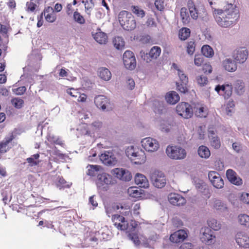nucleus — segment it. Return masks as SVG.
I'll list each match as a JSON object with an SVG mask.
<instances>
[{"mask_svg":"<svg viewBox=\"0 0 249 249\" xmlns=\"http://www.w3.org/2000/svg\"><path fill=\"white\" fill-rule=\"evenodd\" d=\"M200 232L201 233L200 239L203 243L210 245L214 242L215 237L213 235V232L210 228H202Z\"/></svg>","mask_w":249,"mask_h":249,"instance_id":"9d476101","label":"nucleus"},{"mask_svg":"<svg viewBox=\"0 0 249 249\" xmlns=\"http://www.w3.org/2000/svg\"><path fill=\"white\" fill-rule=\"evenodd\" d=\"M180 15L182 22L184 25L188 24L190 21V18L185 7H182L180 9Z\"/></svg>","mask_w":249,"mask_h":249,"instance_id":"4c0bfd02","label":"nucleus"},{"mask_svg":"<svg viewBox=\"0 0 249 249\" xmlns=\"http://www.w3.org/2000/svg\"><path fill=\"white\" fill-rule=\"evenodd\" d=\"M11 103L15 107L20 108L23 106L24 101L21 99L15 98L11 100Z\"/></svg>","mask_w":249,"mask_h":249,"instance_id":"6e6d98bb","label":"nucleus"},{"mask_svg":"<svg viewBox=\"0 0 249 249\" xmlns=\"http://www.w3.org/2000/svg\"><path fill=\"white\" fill-rule=\"evenodd\" d=\"M177 113L185 119H189L192 117L193 110L192 106L188 103L181 102L176 107Z\"/></svg>","mask_w":249,"mask_h":249,"instance_id":"39448f33","label":"nucleus"},{"mask_svg":"<svg viewBox=\"0 0 249 249\" xmlns=\"http://www.w3.org/2000/svg\"><path fill=\"white\" fill-rule=\"evenodd\" d=\"M188 231L185 230H178L170 236V241L175 243H178L183 241L188 237Z\"/></svg>","mask_w":249,"mask_h":249,"instance_id":"a211bd4d","label":"nucleus"},{"mask_svg":"<svg viewBox=\"0 0 249 249\" xmlns=\"http://www.w3.org/2000/svg\"><path fill=\"white\" fill-rule=\"evenodd\" d=\"M240 224L247 228H249V215L246 214H240L238 217Z\"/></svg>","mask_w":249,"mask_h":249,"instance_id":"de8ad7c7","label":"nucleus"},{"mask_svg":"<svg viewBox=\"0 0 249 249\" xmlns=\"http://www.w3.org/2000/svg\"><path fill=\"white\" fill-rule=\"evenodd\" d=\"M87 175L91 177L95 176L100 174L99 171L101 168V166L97 165H89L87 167Z\"/></svg>","mask_w":249,"mask_h":249,"instance_id":"72a5a7b5","label":"nucleus"},{"mask_svg":"<svg viewBox=\"0 0 249 249\" xmlns=\"http://www.w3.org/2000/svg\"><path fill=\"white\" fill-rule=\"evenodd\" d=\"M65 11L68 17H71L73 15V13L75 11L71 3H68L67 4L66 7H65Z\"/></svg>","mask_w":249,"mask_h":249,"instance_id":"bf43d9fd","label":"nucleus"},{"mask_svg":"<svg viewBox=\"0 0 249 249\" xmlns=\"http://www.w3.org/2000/svg\"><path fill=\"white\" fill-rule=\"evenodd\" d=\"M248 56V51L245 48H238L233 52L232 57L234 59L239 63H243Z\"/></svg>","mask_w":249,"mask_h":249,"instance_id":"2eb2a0df","label":"nucleus"},{"mask_svg":"<svg viewBox=\"0 0 249 249\" xmlns=\"http://www.w3.org/2000/svg\"><path fill=\"white\" fill-rule=\"evenodd\" d=\"M112 181V177L105 173H100L97 176L96 183L97 187L101 189H106Z\"/></svg>","mask_w":249,"mask_h":249,"instance_id":"9b49d317","label":"nucleus"},{"mask_svg":"<svg viewBox=\"0 0 249 249\" xmlns=\"http://www.w3.org/2000/svg\"><path fill=\"white\" fill-rule=\"evenodd\" d=\"M135 182L141 188H146L149 185V182L146 177L140 173H137L136 175Z\"/></svg>","mask_w":249,"mask_h":249,"instance_id":"393cba45","label":"nucleus"},{"mask_svg":"<svg viewBox=\"0 0 249 249\" xmlns=\"http://www.w3.org/2000/svg\"><path fill=\"white\" fill-rule=\"evenodd\" d=\"M165 99L168 103L175 105L179 101L180 97L175 91H170L166 94Z\"/></svg>","mask_w":249,"mask_h":249,"instance_id":"bb28decb","label":"nucleus"},{"mask_svg":"<svg viewBox=\"0 0 249 249\" xmlns=\"http://www.w3.org/2000/svg\"><path fill=\"white\" fill-rule=\"evenodd\" d=\"M176 87L177 90L181 93L185 94L189 91L188 83H184V82H177Z\"/></svg>","mask_w":249,"mask_h":249,"instance_id":"49530a36","label":"nucleus"},{"mask_svg":"<svg viewBox=\"0 0 249 249\" xmlns=\"http://www.w3.org/2000/svg\"><path fill=\"white\" fill-rule=\"evenodd\" d=\"M208 110L202 106H199L196 107L195 114L200 118H205L208 115Z\"/></svg>","mask_w":249,"mask_h":249,"instance_id":"79ce46f5","label":"nucleus"},{"mask_svg":"<svg viewBox=\"0 0 249 249\" xmlns=\"http://www.w3.org/2000/svg\"><path fill=\"white\" fill-rule=\"evenodd\" d=\"M208 178L213 185L218 189L222 188L224 186V181L221 176L216 171H210L208 174Z\"/></svg>","mask_w":249,"mask_h":249,"instance_id":"f8f14e48","label":"nucleus"},{"mask_svg":"<svg viewBox=\"0 0 249 249\" xmlns=\"http://www.w3.org/2000/svg\"><path fill=\"white\" fill-rule=\"evenodd\" d=\"M71 185V183L67 182L63 177H58L56 182V186L59 189L69 188Z\"/></svg>","mask_w":249,"mask_h":249,"instance_id":"ea45409f","label":"nucleus"},{"mask_svg":"<svg viewBox=\"0 0 249 249\" xmlns=\"http://www.w3.org/2000/svg\"><path fill=\"white\" fill-rule=\"evenodd\" d=\"M166 153L170 158L176 160L184 159L186 156V150L179 146H168Z\"/></svg>","mask_w":249,"mask_h":249,"instance_id":"20e7f679","label":"nucleus"},{"mask_svg":"<svg viewBox=\"0 0 249 249\" xmlns=\"http://www.w3.org/2000/svg\"><path fill=\"white\" fill-rule=\"evenodd\" d=\"M241 200L244 203L249 204V194L243 193L241 196Z\"/></svg>","mask_w":249,"mask_h":249,"instance_id":"338daca9","label":"nucleus"},{"mask_svg":"<svg viewBox=\"0 0 249 249\" xmlns=\"http://www.w3.org/2000/svg\"><path fill=\"white\" fill-rule=\"evenodd\" d=\"M123 62L127 69L134 70L136 67V60L134 53L130 51H126L123 54Z\"/></svg>","mask_w":249,"mask_h":249,"instance_id":"6e6552de","label":"nucleus"},{"mask_svg":"<svg viewBox=\"0 0 249 249\" xmlns=\"http://www.w3.org/2000/svg\"><path fill=\"white\" fill-rule=\"evenodd\" d=\"M236 242L241 247L249 248V236L244 232H238L236 235Z\"/></svg>","mask_w":249,"mask_h":249,"instance_id":"aec40b11","label":"nucleus"},{"mask_svg":"<svg viewBox=\"0 0 249 249\" xmlns=\"http://www.w3.org/2000/svg\"><path fill=\"white\" fill-rule=\"evenodd\" d=\"M112 173L116 178L124 181H129L132 178L131 173L128 170L123 168H115Z\"/></svg>","mask_w":249,"mask_h":249,"instance_id":"4468645a","label":"nucleus"},{"mask_svg":"<svg viewBox=\"0 0 249 249\" xmlns=\"http://www.w3.org/2000/svg\"><path fill=\"white\" fill-rule=\"evenodd\" d=\"M72 19L75 22L80 25L84 24L86 22L84 17L78 11L77 9L73 13Z\"/></svg>","mask_w":249,"mask_h":249,"instance_id":"58836bf2","label":"nucleus"},{"mask_svg":"<svg viewBox=\"0 0 249 249\" xmlns=\"http://www.w3.org/2000/svg\"><path fill=\"white\" fill-rule=\"evenodd\" d=\"M212 67L210 64L206 63L203 66L202 70L205 73H211L212 72Z\"/></svg>","mask_w":249,"mask_h":249,"instance_id":"0e129e2a","label":"nucleus"},{"mask_svg":"<svg viewBox=\"0 0 249 249\" xmlns=\"http://www.w3.org/2000/svg\"><path fill=\"white\" fill-rule=\"evenodd\" d=\"M154 4L156 8L159 11H162L164 8V1L162 0H156Z\"/></svg>","mask_w":249,"mask_h":249,"instance_id":"680f3d73","label":"nucleus"},{"mask_svg":"<svg viewBox=\"0 0 249 249\" xmlns=\"http://www.w3.org/2000/svg\"><path fill=\"white\" fill-rule=\"evenodd\" d=\"M131 10L132 13L136 15L138 17L142 18L145 16V12L138 6H131Z\"/></svg>","mask_w":249,"mask_h":249,"instance_id":"603ef678","label":"nucleus"},{"mask_svg":"<svg viewBox=\"0 0 249 249\" xmlns=\"http://www.w3.org/2000/svg\"><path fill=\"white\" fill-rule=\"evenodd\" d=\"M204 59L202 55L200 54H196L194 58V63L197 67L201 66L204 63Z\"/></svg>","mask_w":249,"mask_h":249,"instance_id":"4d7b16f0","label":"nucleus"},{"mask_svg":"<svg viewBox=\"0 0 249 249\" xmlns=\"http://www.w3.org/2000/svg\"><path fill=\"white\" fill-rule=\"evenodd\" d=\"M14 139L15 137L12 134L10 137L5 138L4 140L0 142V159L2 154L6 153L9 150L10 148L8 146V145Z\"/></svg>","mask_w":249,"mask_h":249,"instance_id":"b1692460","label":"nucleus"},{"mask_svg":"<svg viewBox=\"0 0 249 249\" xmlns=\"http://www.w3.org/2000/svg\"><path fill=\"white\" fill-rule=\"evenodd\" d=\"M94 103L98 108H101L103 110L106 109L109 104L108 99L103 95L96 96L94 99Z\"/></svg>","mask_w":249,"mask_h":249,"instance_id":"5701e85b","label":"nucleus"},{"mask_svg":"<svg viewBox=\"0 0 249 249\" xmlns=\"http://www.w3.org/2000/svg\"><path fill=\"white\" fill-rule=\"evenodd\" d=\"M190 29L186 27L181 28L178 32V37L181 40H186L190 36Z\"/></svg>","mask_w":249,"mask_h":249,"instance_id":"e433bc0d","label":"nucleus"},{"mask_svg":"<svg viewBox=\"0 0 249 249\" xmlns=\"http://www.w3.org/2000/svg\"><path fill=\"white\" fill-rule=\"evenodd\" d=\"M226 176L228 180L233 184L240 185L242 184V179L238 177L236 172L232 169L227 170Z\"/></svg>","mask_w":249,"mask_h":249,"instance_id":"4be33fe9","label":"nucleus"},{"mask_svg":"<svg viewBox=\"0 0 249 249\" xmlns=\"http://www.w3.org/2000/svg\"><path fill=\"white\" fill-rule=\"evenodd\" d=\"M187 6L191 18L193 19L196 20L198 18V13L195 2L192 0H189L187 1Z\"/></svg>","mask_w":249,"mask_h":249,"instance_id":"c85d7f7f","label":"nucleus"},{"mask_svg":"<svg viewBox=\"0 0 249 249\" xmlns=\"http://www.w3.org/2000/svg\"><path fill=\"white\" fill-rule=\"evenodd\" d=\"M129 239L131 240L136 245H139L141 242L139 240L138 235L136 233H129L128 235Z\"/></svg>","mask_w":249,"mask_h":249,"instance_id":"052dcab7","label":"nucleus"},{"mask_svg":"<svg viewBox=\"0 0 249 249\" xmlns=\"http://www.w3.org/2000/svg\"><path fill=\"white\" fill-rule=\"evenodd\" d=\"M99 76L105 81H108L111 77L110 71L106 68H101L98 70Z\"/></svg>","mask_w":249,"mask_h":249,"instance_id":"f704fd0d","label":"nucleus"},{"mask_svg":"<svg viewBox=\"0 0 249 249\" xmlns=\"http://www.w3.org/2000/svg\"><path fill=\"white\" fill-rule=\"evenodd\" d=\"M26 6L28 11L34 12L36 7V4L33 1V0H30L27 2Z\"/></svg>","mask_w":249,"mask_h":249,"instance_id":"e2e57ef3","label":"nucleus"},{"mask_svg":"<svg viewBox=\"0 0 249 249\" xmlns=\"http://www.w3.org/2000/svg\"><path fill=\"white\" fill-rule=\"evenodd\" d=\"M201 52L203 56H205L206 57H212L214 55L213 48L208 45L203 46L201 48Z\"/></svg>","mask_w":249,"mask_h":249,"instance_id":"a19ab883","label":"nucleus"},{"mask_svg":"<svg viewBox=\"0 0 249 249\" xmlns=\"http://www.w3.org/2000/svg\"><path fill=\"white\" fill-rule=\"evenodd\" d=\"M176 126L173 121L162 120L160 125V129L162 132H169Z\"/></svg>","mask_w":249,"mask_h":249,"instance_id":"a878e982","label":"nucleus"},{"mask_svg":"<svg viewBox=\"0 0 249 249\" xmlns=\"http://www.w3.org/2000/svg\"><path fill=\"white\" fill-rule=\"evenodd\" d=\"M215 90L225 99H228L232 94V86L230 84L218 85L215 87Z\"/></svg>","mask_w":249,"mask_h":249,"instance_id":"ddd939ff","label":"nucleus"},{"mask_svg":"<svg viewBox=\"0 0 249 249\" xmlns=\"http://www.w3.org/2000/svg\"><path fill=\"white\" fill-rule=\"evenodd\" d=\"M161 53V49L159 46H154L150 50L149 53H145L143 51L140 52L141 58L146 63H149L152 59H156Z\"/></svg>","mask_w":249,"mask_h":249,"instance_id":"0eeeda50","label":"nucleus"},{"mask_svg":"<svg viewBox=\"0 0 249 249\" xmlns=\"http://www.w3.org/2000/svg\"><path fill=\"white\" fill-rule=\"evenodd\" d=\"M207 223L209 226L214 231H218L221 229V224L214 218H210L208 220Z\"/></svg>","mask_w":249,"mask_h":249,"instance_id":"8fccbe9b","label":"nucleus"},{"mask_svg":"<svg viewBox=\"0 0 249 249\" xmlns=\"http://www.w3.org/2000/svg\"><path fill=\"white\" fill-rule=\"evenodd\" d=\"M174 68L176 69L178 71V74L179 78V81L178 82H184V83H188V78L186 74H185L184 71L178 68V66L173 64Z\"/></svg>","mask_w":249,"mask_h":249,"instance_id":"c03bdc74","label":"nucleus"},{"mask_svg":"<svg viewBox=\"0 0 249 249\" xmlns=\"http://www.w3.org/2000/svg\"><path fill=\"white\" fill-rule=\"evenodd\" d=\"M210 5L212 7L213 5L215 6H220L224 4L232 3L234 0H208Z\"/></svg>","mask_w":249,"mask_h":249,"instance_id":"3c124183","label":"nucleus"},{"mask_svg":"<svg viewBox=\"0 0 249 249\" xmlns=\"http://www.w3.org/2000/svg\"><path fill=\"white\" fill-rule=\"evenodd\" d=\"M127 156L136 164H141L145 162L146 156L145 152L142 149L130 146L126 150Z\"/></svg>","mask_w":249,"mask_h":249,"instance_id":"7ed1b4c3","label":"nucleus"},{"mask_svg":"<svg viewBox=\"0 0 249 249\" xmlns=\"http://www.w3.org/2000/svg\"><path fill=\"white\" fill-rule=\"evenodd\" d=\"M151 179L153 185L158 188H162L166 183L165 176L161 171H156L153 173Z\"/></svg>","mask_w":249,"mask_h":249,"instance_id":"423d86ee","label":"nucleus"},{"mask_svg":"<svg viewBox=\"0 0 249 249\" xmlns=\"http://www.w3.org/2000/svg\"><path fill=\"white\" fill-rule=\"evenodd\" d=\"M142 145L144 149L149 152H154L159 148V143L157 140L148 137L142 140Z\"/></svg>","mask_w":249,"mask_h":249,"instance_id":"1a4fd4ad","label":"nucleus"},{"mask_svg":"<svg viewBox=\"0 0 249 249\" xmlns=\"http://www.w3.org/2000/svg\"><path fill=\"white\" fill-rule=\"evenodd\" d=\"M168 200L175 206H182L186 203L185 199L181 195L176 193L170 194L168 196Z\"/></svg>","mask_w":249,"mask_h":249,"instance_id":"412c9836","label":"nucleus"},{"mask_svg":"<svg viewBox=\"0 0 249 249\" xmlns=\"http://www.w3.org/2000/svg\"><path fill=\"white\" fill-rule=\"evenodd\" d=\"M82 2L84 4L86 13L90 15L91 10L94 6V2H88L87 0H82Z\"/></svg>","mask_w":249,"mask_h":249,"instance_id":"5fc2aeb1","label":"nucleus"},{"mask_svg":"<svg viewBox=\"0 0 249 249\" xmlns=\"http://www.w3.org/2000/svg\"><path fill=\"white\" fill-rule=\"evenodd\" d=\"M224 9L214 8L213 16L217 23L223 28L232 26L238 19L239 15L235 6L232 3L226 4Z\"/></svg>","mask_w":249,"mask_h":249,"instance_id":"f257e3e1","label":"nucleus"},{"mask_svg":"<svg viewBox=\"0 0 249 249\" xmlns=\"http://www.w3.org/2000/svg\"><path fill=\"white\" fill-rule=\"evenodd\" d=\"M100 159L106 165L112 166L116 164L117 160L111 152L105 151L100 156Z\"/></svg>","mask_w":249,"mask_h":249,"instance_id":"f3484780","label":"nucleus"},{"mask_svg":"<svg viewBox=\"0 0 249 249\" xmlns=\"http://www.w3.org/2000/svg\"><path fill=\"white\" fill-rule=\"evenodd\" d=\"M196 44L194 39L188 41L186 46V52L190 55H192L196 50Z\"/></svg>","mask_w":249,"mask_h":249,"instance_id":"09e8293b","label":"nucleus"},{"mask_svg":"<svg viewBox=\"0 0 249 249\" xmlns=\"http://www.w3.org/2000/svg\"><path fill=\"white\" fill-rule=\"evenodd\" d=\"M102 126V124L101 122H94L90 125L89 129V128H85V132H83L82 133L85 135L91 136L92 134H94L95 132L99 129Z\"/></svg>","mask_w":249,"mask_h":249,"instance_id":"7c9ffc66","label":"nucleus"},{"mask_svg":"<svg viewBox=\"0 0 249 249\" xmlns=\"http://www.w3.org/2000/svg\"><path fill=\"white\" fill-rule=\"evenodd\" d=\"M94 39L100 44H105L107 42V36L106 34L102 32L100 29L95 33L92 34Z\"/></svg>","mask_w":249,"mask_h":249,"instance_id":"cd10ccee","label":"nucleus"},{"mask_svg":"<svg viewBox=\"0 0 249 249\" xmlns=\"http://www.w3.org/2000/svg\"><path fill=\"white\" fill-rule=\"evenodd\" d=\"M209 134H210L209 138L211 146L215 149H219L221 146L219 138L217 136H213L214 135L213 131H210Z\"/></svg>","mask_w":249,"mask_h":249,"instance_id":"2f4dec72","label":"nucleus"},{"mask_svg":"<svg viewBox=\"0 0 249 249\" xmlns=\"http://www.w3.org/2000/svg\"><path fill=\"white\" fill-rule=\"evenodd\" d=\"M233 149L237 153H239L242 151V146L240 143L238 142H235L232 143V145Z\"/></svg>","mask_w":249,"mask_h":249,"instance_id":"69168bd1","label":"nucleus"},{"mask_svg":"<svg viewBox=\"0 0 249 249\" xmlns=\"http://www.w3.org/2000/svg\"><path fill=\"white\" fill-rule=\"evenodd\" d=\"M223 65L225 69L230 72H233L236 70V63L231 59H226L223 62Z\"/></svg>","mask_w":249,"mask_h":249,"instance_id":"473e14b6","label":"nucleus"},{"mask_svg":"<svg viewBox=\"0 0 249 249\" xmlns=\"http://www.w3.org/2000/svg\"><path fill=\"white\" fill-rule=\"evenodd\" d=\"M67 93L71 96L73 97H77L79 95V92L77 90L74 89L73 88H71L67 90Z\"/></svg>","mask_w":249,"mask_h":249,"instance_id":"774afa93","label":"nucleus"},{"mask_svg":"<svg viewBox=\"0 0 249 249\" xmlns=\"http://www.w3.org/2000/svg\"><path fill=\"white\" fill-rule=\"evenodd\" d=\"M196 81L198 84L201 86H204L207 85L208 82L207 77L202 75L197 77Z\"/></svg>","mask_w":249,"mask_h":249,"instance_id":"13d9d810","label":"nucleus"},{"mask_svg":"<svg viewBox=\"0 0 249 249\" xmlns=\"http://www.w3.org/2000/svg\"><path fill=\"white\" fill-rule=\"evenodd\" d=\"M127 194L129 196L137 199L142 198V190L137 187H130L127 189Z\"/></svg>","mask_w":249,"mask_h":249,"instance_id":"c756f323","label":"nucleus"},{"mask_svg":"<svg viewBox=\"0 0 249 249\" xmlns=\"http://www.w3.org/2000/svg\"><path fill=\"white\" fill-rule=\"evenodd\" d=\"M235 91L238 94H242L244 91V83L241 80H237L233 84Z\"/></svg>","mask_w":249,"mask_h":249,"instance_id":"37998d69","label":"nucleus"},{"mask_svg":"<svg viewBox=\"0 0 249 249\" xmlns=\"http://www.w3.org/2000/svg\"><path fill=\"white\" fill-rule=\"evenodd\" d=\"M112 220L114 226L120 230L124 231L127 230L128 227V223L125 218L122 215L114 214L112 216Z\"/></svg>","mask_w":249,"mask_h":249,"instance_id":"dca6fc26","label":"nucleus"},{"mask_svg":"<svg viewBox=\"0 0 249 249\" xmlns=\"http://www.w3.org/2000/svg\"><path fill=\"white\" fill-rule=\"evenodd\" d=\"M118 19L120 25L124 29L132 31L136 28V20L131 13L127 11H122L119 14Z\"/></svg>","mask_w":249,"mask_h":249,"instance_id":"f03ea898","label":"nucleus"},{"mask_svg":"<svg viewBox=\"0 0 249 249\" xmlns=\"http://www.w3.org/2000/svg\"><path fill=\"white\" fill-rule=\"evenodd\" d=\"M39 157V154H36L32 155L31 157L27 158L26 160L30 166H35L38 164L39 163V161L38 160Z\"/></svg>","mask_w":249,"mask_h":249,"instance_id":"864d4df0","label":"nucleus"},{"mask_svg":"<svg viewBox=\"0 0 249 249\" xmlns=\"http://www.w3.org/2000/svg\"><path fill=\"white\" fill-rule=\"evenodd\" d=\"M42 17L44 16L45 19L46 21L53 23L56 19V15L55 12L53 7L51 6H47L45 7L41 14Z\"/></svg>","mask_w":249,"mask_h":249,"instance_id":"6ab92c4d","label":"nucleus"},{"mask_svg":"<svg viewBox=\"0 0 249 249\" xmlns=\"http://www.w3.org/2000/svg\"><path fill=\"white\" fill-rule=\"evenodd\" d=\"M114 47L118 50H122L124 47V41L122 37L116 36L113 40Z\"/></svg>","mask_w":249,"mask_h":249,"instance_id":"a18cd8bd","label":"nucleus"},{"mask_svg":"<svg viewBox=\"0 0 249 249\" xmlns=\"http://www.w3.org/2000/svg\"><path fill=\"white\" fill-rule=\"evenodd\" d=\"M198 155L202 158L208 159L211 155L209 149L206 146H200L197 150Z\"/></svg>","mask_w":249,"mask_h":249,"instance_id":"c9c22d12","label":"nucleus"}]
</instances>
